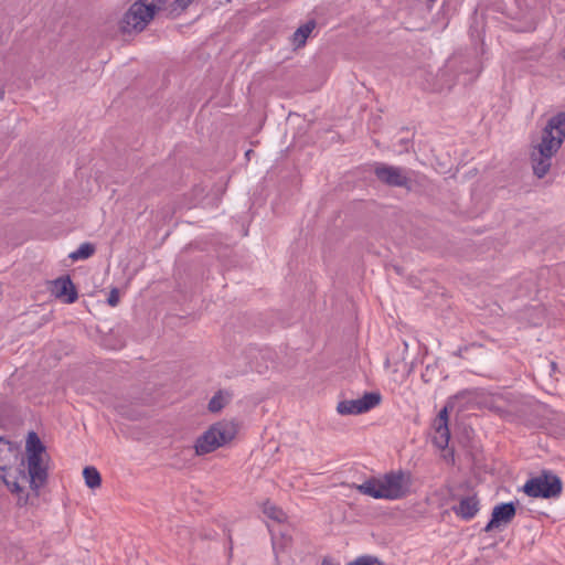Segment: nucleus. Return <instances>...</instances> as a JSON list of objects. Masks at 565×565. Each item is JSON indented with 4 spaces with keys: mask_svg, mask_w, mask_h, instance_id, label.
<instances>
[{
    "mask_svg": "<svg viewBox=\"0 0 565 565\" xmlns=\"http://www.w3.org/2000/svg\"><path fill=\"white\" fill-rule=\"evenodd\" d=\"M550 369H551V374H552V373H554V372H556V370H557V363H556V362H554V361H551V362H550Z\"/></svg>",
    "mask_w": 565,
    "mask_h": 565,
    "instance_id": "27",
    "label": "nucleus"
},
{
    "mask_svg": "<svg viewBox=\"0 0 565 565\" xmlns=\"http://www.w3.org/2000/svg\"><path fill=\"white\" fill-rule=\"evenodd\" d=\"M449 408L444 406L434 420L435 436L433 437L434 445L439 449H446L450 440L449 429Z\"/></svg>",
    "mask_w": 565,
    "mask_h": 565,
    "instance_id": "10",
    "label": "nucleus"
},
{
    "mask_svg": "<svg viewBox=\"0 0 565 565\" xmlns=\"http://www.w3.org/2000/svg\"><path fill=\"white\" fill-rule=\"evenodd\" d=\"M83 477L85 479L86 486L89 489L99 488L102 484V476L99 471L93 466H87L83 469Z\"/></svg>",
    "mask_w": 565,
    "mask_h": 565,
    "instance_id": "18",
    "label": "nucleus"
},
{
    "mask_svg": "<svg viewBox=\"0 0 565 565\" xmlns=\"http://www.w3.org/2000/svg\"><path fill=\"white\" fill-rule=\"evenodd\" d=\"M475 347L481 348L482 345L477 344V343H471L470 345L460 347L457 351L454 352V355H456L458 358H463V353L467 352L470 348H475Z\"/></svg>",
    "mask_w": 565,
    "mask_h": 565,
    "instance_id": "25",
    "label": "nucleus"
},
{
    "mask_svg": "<svg viewBox=\"0 0 565 565\" xmlns=\"http://www.w3.org/2000/svg\"><path fill=\"white\" fill-rule=\"evenodd\" d=\"M96 248L92 243H83L79 247L70 254L72 260L87 259L94 255Z\"/></svg>",
    "mask_w": 565,
    "mask_h": 565,
    "instance_id": "19",
    "label": "nucleus"
},
{
    "mask_svg": "<svg viewBox=\"0 0 565 565\" xmlns=\"http://www.w3.org/2000/svg\"><path fill=\"white\" fill-rule=\"evenodd\" d=\"M565 138V111L548 119L542 130L537 153H532L533 173L542 179L551 168V158L559 149Z\"/></svg>",
    "mask_w": 565,
    "mask_h": 565,
    "instance_id": "2",
    "label": "nucleus"
},
{
    "mask_svg": "<svg viewBox=\"0 0 565 565\" xmlns=\"http://www.w3.org/2000/svg\"><path fill=\"white\" fill-rule=\"evenodd\" d=\"M194 0H175L173 2V10H185Z\"/></svg>",
    "mask_w": 565,
    "mask_h": 565,
    "instance_id": "24",
    "label": "nucleus"
},
{
    "mask_svg": "<svg viewBox=\"0 0 565 565\" xmlns=\"http://www.w3.org/2000/svg\"><path fill=\"white\" fill-rule=\"evenodd\" d=\"M428 1L433 3V2H435L436 0H428Z\"/></svg>",
    "mask_w": 565,
    "mask_h": 565,
    "instance_id": "30",
    "label": "nucleus"
},
{
    "mask_svg": "<svg viewBox=\"0 0 565 565\" xmlns=\"http://www.w3.org/2000/svg\"><path fill=\"white\" fill-rule=\"evenodd\" d=\"M52 294L64 303H74L78 299L76 286L68 275L61 276L53 281Z\"/></svg>",
    "mask_w": 565,
    "mask_h": 565,
    "instance_id": "11",
    "label": "nucleus"
},
{
    "mask_svg": "<svg viewBox=\"0 0 565 565\" xmlns=\"http://www.w3.org/2000/svg\"><path fill=\"white\" fill-rule=\"evenodd\" d=\"M381 401L382 396L379 392H365L360 398L341 401L337 406V411L341 415H359L371 411Z\"/></svg>",
    "mask_w": 565,
    "mask_h": 565,
    "instance_id": "9",
    "label": "nucleus"
},
{
    "mask_svg": "<svg viewBox=\"0 0 565 565\" xmlns=\"http://www.w3.org/2000/svg\"><path fill=\"white\" fill-rule=\"evenodd\" d=\"M23 457L24 455L21 454L17 444L0 436V479L8 489L10 488V480H12V473L20 467V460Z\"/></svg>",
    "mask_w": 565,
    "mask_h": 565,
    "instance_id": "6",
    "label": "nucleus"
},
{
    "mask_svg": "<svg viewBox=\"0 0 565 565\" xmlns=\"http://www.w3.org/2000/svg\"><path fill=\"white\" fill-rule=\"evenodd\" d=\"M46 447L39 435L31 430L28 433L25 441V459L43 458Z\"/></svg>",
    "mask_w": 565,
    "mask_h": 565,
    "instance_id": "14",
    "label": "nucleus"
},
{
    "mask_svg": "<svg viewBox=\"0 0 565 565\" xmlns=\"http://www.w3.org/2000/svg\"><path fill=\"white\" fill-rule=\"evenodd\" d=\"M454 513L462 520L469 521L476 516L480 510V501L477 494L462 497L457 505L451 508Z\"/></svg>",
    "mask_w": 565,
    "mask_h": 565,
    "instance_id": "12",
    "label": "nucleus"
},
{
    "mask_svg": "<svg viewBox=\"0 0 565 565\" xmlns=\"http://www.w3.org/2000/svg\"><path fill=\"white\" fill-rule=\"evenodd\" d=\"M354 488L362 494L369 495L374 499H384L381 479L371 477L361 484H355Z\"/></svg>",
    "mask_w": 565,
    "mask_h": 565,
    "instance_id": "15",
    "label": "nucleus"
},
{
    "mask_svg": "<svg viewBox=\"0 0 565 565\" xmlns=\"http://www.w3.org/2000/svg\"><path fill=\"white\" fill-rule=\"evenodd\" d=\"M316 28V21L309 20L305 24L300 25L292 34L291 41L296 49L305 46L307 39Z\"/></svg>",
    "mask_w": 565,
    "mask_h": 565,
    "instance_id": "17",
    "label": "nucleus"
},
{
    "mask_svg": "<svg viewBox=\"0 0 565 565\" xmlns=\"http://www.w3.org/2000/svg\"><path fill=\"white\" fill-rule=\"evenodd\" d=\"M522 491L531 498L555 499L562 494L563 482L553 471L542 470L524 483Z\"/></svg>",
    "mask_w": 565,
    "mask_h": 565,
    "instance_id": "4",
    "label": "nucleus"
},
{
    "mask_svg": "<svg viewBox=\"0 0 565 565\" xmlns=\"http://www.w3.org/2000/svg\"><path fill=\"white\" fill-rule=\"evenodd\" d=\"M120 301V295H119V289L118 288H113L108 295V298H107V303L110 306V307H116Z\"/></svg>",
    "mask_w": 565,
    "mask_h": 565,
    "instance_id": "23",
    "label": "nucleus"
},
{
    "mask_svg": "<svg viewBox=\"0 0 565 565\" xmlns=\"http://www.w3.org/2000/svg\"><path fill=\"white\" fill-rule=\"evenodd\" d=\"M321 565H334V564L332 563V561H331L330 558L324 557V558L322 559Z\"/></svg>",
    "mask_w": 565,
    "mask_h": 565,
    "instance_id": "28",
    "label": "nucleus"
},
{
    "mask_svg": "<svg viewBox=\"0 0 565 565\" xmlns=\"http://www.w3.org/2000/svg\"><path fill=\"white\" fill-rule=\"evenodd\" d=\"M384 499L399 500L411 493V475L403 470L390 471L381 479Z\"/></svg>",
    "mask_w": 565,
    "mask_h": 565,
    "instance_id": "7",
    "label": "nucleus"
},
{
    "mask_svg": "<svg viewBox=\"0 0 565 565\" xmlns=\"http://www.w3.org/2000/svg\"><path fill=\"white\" fill-rule=\"evenodd\" d=\"M4 94H6L4 87L0 86V99H3Z\"/></svg>",
    "mask_w": 565,
    "mask_h": 565,
    "instance_id": "29",
    "label": "nucleus"
},
{
    "mask_svg": "<svg viewBox=\"0 0 565 565\" xmlns=\"http://www.w3.org/2000/svg\"><path fill=\"white\" fill-rule=\"evenodd\" d=\"M516 502H502L492 509L491 516L501 525H508L516 514Z\"/></svg>",
    "mask_w": 565,
    "mask_h": 565,
    "instance_id": "13",
    "label": "nucleus"
},
{
    "mask_svg": "<svg viewBox=\"0 0 565 565\" xmlns=\"http://www.w3.org/2000/svg\"><path fill=\"white\" fill-rule=\"evenodd\" d=\"M159 9L154 0H137L120 21L121 32L142 31Z\"/></svg>",
    "mask_w": 565,
    "mask_h": 565,
    "instance_id": "5",
    "label": "nucleus"
},
{
    "mask_svg": "<svg viewBox=\"0 0 565 565\" xmlns=\"http://www.w3.org/2000/svg\"><path fill=\"white\" fill-rule=\"evenodd\" d=\"M500 527H501V525L491 516L489 522L483 527V531L489 533V532L493 531L494 529H500Z\"/></svg>",
    "mask_w": 565,
    "mask_h": 565,
    "instance_id": "26",
    "label": "nucleus"
},
{
    "mask_svg": "<svg viewBox=\"0 0 565 565\" xmlns=\"http://www.w3.org/2000/svg\"><path fill=\"white\" fill-rule=\"evenodd\" d=\"M49 478V468L43 463V458L20 460V467L12 473L9 490L17 494L18 505L34 504L39 499L40 489L45 486Z\"/></svg>",
    "mask_w": 565,
    "mask_h": 565,
    "instance_id": "1",
    "label": "nucleus"
},
{
    "mask_svg": "<svg viewBox=\"0 0 565 565\" xmlns=\"http://www.w3.org/2000/svg\"><path fill=\"white\" fill-rule=\"evenodd\" d=\"M374 564L382 565V563L380 562V559L377 557L372 556V555H362V556L355 558L354 561L349 562L347 565H374Z\"/></svg>",
    "mask_w": 565,
    "mask_h": 565,
    "instance_id": "21",
    "label": "nucleus"
},
{
    "mask_svg": "<svg viewBox=\"0 0 565 565\" xmlns=\"http://www.w3.org/2000/svg\"><path fill=\"white\" fill-rule=\"evenodd\" d=\"M263 512H264V514H266L269 519L275 520V521H277V522H279V523H280V522H284V521H285V519H286V514H285V512H284L280 508H278V507H276V505L271 504L269 501H267V502H265V503H264Z\"/></svg>",
    "mask_w": 565,
    "mask_h": 565,
    "instance_id": "20",
    "label": "nucleus"
},
{
    "mask_svg": "<svg viewBox=\"0 0 565 565\" xmlns=\"http://www.w3.org/2000/svg\"><path fill=\"white\" fill-rule=\"evenodd\" d=\"M291 537L286 534H281L280 542H278L275 537H273V550L275 555L277 556L280 551H282L288 544H290Z\"/></svg>",
    "mask_w": 565,
    "mask_h": 565,
    "instance_id": "22",
    "label": "nucleus"
},
{
    "mask_svg": "<svg viewBox=\"0 0 565 565\" xmlns=\"http://www.w3.org/2000/svg\"><path fill=\"white\" fill-rule=\"evenodd\" d=\"M373 172L376 179L384 185L390 188H403L408 192L413 190V181L406 174L404 168L377 162L374 164Z\"/></svg>",
    "mask_w": 565,
    "mask_h": 565,
    "instance_id": "8",
    "label": "nucleus"
},
{
    "mask_svg": "<svg viewBox=\"0 0 565 565\" xmlns=\"http://www.w3.org/2000/svg\"><path fill=\"white\" fill-rule=\"evenodd\" d=\"M236 427L233 423L217 422L198 437L194 448L199 456L210 454L234 439Z\"/></svg>",
    "mask_w": 565,
    "mask_h": 565,
    "instance_id": "3",
    "label": "nucleus"
},
{
    "mask_svg": "<svg viewBox=\"0 0 565 565\" xmlns=\"http://www.w3.org/2000/svg\"><path fill=\"white\" fill-rule=\"evenodd\" d=\"M233 398V393L227 390H218L209 401L207 409L210 413L221 412Z\"/></svg>",
    "mask_w": 565,
    "mask_h": 565,
    "instance_id": "16",
    "label": "nucleus"
}]
</instances>
